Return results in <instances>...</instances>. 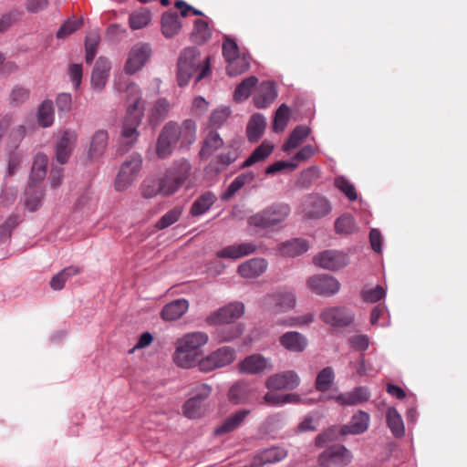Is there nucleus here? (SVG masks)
<instances>
[{"label":"nucleus","mask_w":467,"mask_h":467,"mask_svg":"<svg viewBox=\"0 0 467 467\" xmlns=\"http://www.w3.org/2000/svg\"><path fill=\"white\" fill-rule=\"evenodd\" d=\"M386 295V291L381 285L374 288H364L361 291L362 299L367 303H376L382 299Z\"/></svg>","instance_id":"nucleus-62"},{"label":"nucleus","mask_w":467,"mask_h":467,"mask_svg":"<svg viewBox=\"0 0 467 467\" xmlns=\"http://www.w3.org/2000/svg\"><path fill=\"white\" fill-rule=\"evenodd\" d=\"M287 451L281 447H273L258 452L251 461L250 467H262L267 463H275L284 460Z\"/></svg>","instance_id":"nucleus-22"},{"label":"nucleus","mask_w":467,"mask_h":467,"mask_svg":"<svg viewBox=\"0 0 467 467\" xmlns=\"http://www.w3.org/2000/svg\"><path fill=\"white\" fill-rule=\"evenodd\" d=\"M142 164V160L140 155L132 154L124 161L117 175L115 181V188L118 191L127 189L134 181L138 172L140 171Z\"/></svg>","instance_id":"nucleus-8"},{"label":"nucleus","mask_w":467,"mask_h":467,"mask_svg":"<svg viewBox=\"0 0 467 467\" xmlns=\"http://www.w3.org/2000/svg\"><path fill=\"white\" fill-rule=\"evenodd\" d=\"M250 67L249 60L246 57H237L228 62L226 70L229 76H237L245 72Z\"/></svg>","instance_id":"nucleus-56"},{"label":"nucleus","mask_w":467,"mask_h":467,"mask_svg":"<svg viewBox=\"0 0 467 467\" xmlns=\"http://www.w3.org/2000/svg\"><path fill=\"white\" fill-rule=\"evenodd\" d=\"M30 95L28 88L22 86H15L10 93V103L14 106H19L25 103Z\"/></svg>","instance_id":"nucleus-63"},{"label":"nucleus","mask_w":467,"mask_h":467,"mask_svg":"<svg viewBox=\"0 0 467 467\" xmlns=\"http://www.w3.org/2000/svg\"><path fill=\"white\" fill-rule=\"evenodd\" d=\"M38 124L43 128L50 127L54 122V108L51 100H44L37 111Z\"/></svg>","instance_id":"nucleus-46"},{"label":"nucleus","mask_w":467,"mask_h":467,"mask_svg":"<svg viewBox=\"0 0 467 467\" xmlns=\"http://www.w3.org/2000/svg\"><path fill=\"white\" fill-rule=\"evenodd\" d=\"M216 196L212 192H205L198 197L191 207V214L192 216H200L205 213L216 201Z\"/></svg>","instance_id":"nucleus-37"},{"label":"nucleus","mask_w":467,"mask_h":467,"mask_svg":"<svg viewBox=\"0 0 467 467\" xmlns=\"http://www.w3.org/2000/svg\"><path fill=\"white\" fill-rule=\"evenodd\" d=\"M308 287L317 295L330 296L340 289L339 282L327 275H317L307 280Z\"/></svg>","instance_id":"nucleus-10"},{"label":"nucleus","mask_w":467,"mask_h":467,"mask_svg":"<svg viewBox=\"0 0 467 467\" xmlns=\"http://www.w3.org/2000/svg\"><path fill=\"white\" fill-rule=\"evenodd\" d=\"M182 185L168 171L158 183V192L162 195H171L178 191Z\"/></svg>","instance_id":"nucleus-49"},{"label":"nucleus","mask_w":467,"mask_h":467,"mask_svg":"<svg viewBox=\"0 0 467 467\" xmlns=\"http://www.w3.org/2000/svg\"><path fill=\"white\" fill-rule=\"evenodd\" d=\"M109 140V133L106 130H97L90 140L88 155L89 158H99L103 155Z\"/></svg>","instance_id":"nucleus-29"},{"label":"nucleus","mask_w":467,"mask_h":467,"mask_svg":"<svg viewBox=\"0 0 467 467\" xmlns=\"http://www.w3.org/2000/svg\"><path fill=\"white\" fill-rule=\"evenodd\" d=\"M211 57L208 56L203 60L200 51L196 47L184 48L179 57L177 64V81L182 87L188 84L193 73L199 72L196 81L206 78L211 72Z\"/></svg>","instance_id":"nucleus-3"},{"label":"nucleus","mask_w":467,"mask_h":467,"mask_svg":"<svg viewBox=\"0 0 467 467\" xmlns=\"http://www.w3.org/2000/svg\"><path fill=\"white\" fill-rule=\"evenodd\" d=\"M161 33L166 38L175 36L182 29V22L176 13L166 12L161 16Z\"/></svg>","instance_id":"nucleus-31"},{"label":"nucleus","mask_w":467,"mask_h":467,"mask_svg":"<svg viewBox=\"0 0 467 467\" xmlns=\"http://www.w3.org/2000/svg\"><path fill=\"white\" fill-rule=\"evenodd\" d=\"M266 127V121L263 115L254 114L250 119L246 133L249 141L255 142L257 141L263 135Z\"/></svg>","instance_id":"nucleus-33"},{"label":"nucleus","mask_w":467,"mask_h":467,"mask_svg":"<svg viewBox=\"0 0 467 467\" xmlns=\"http://www.w3.org/2000/svg\"><path fill=\"white\" fill-rule=\"evenodd\" d=\"M231 109L228 107H223L213 110L209 119V126L212 128H220L229 118Z\"/></svg>","instance_id":"nucleus-61"},{"label":"nucleus","mask_w":467,"mask_h":467,"mask_svg":"<svg viewBox=\"0 0 467 467\" xmlns=\"http://www.w3.org/2000/svg\"><path fill=\"white\" fill-rule=\"evenodd\" d=\"M352 453L345 446L335 444L318 457V467H345L350 463Z\"/></svg>","instance_id":"nucleus-7"},{"label":"nucleus","mask_w":467,"mask_h":467,"mask_svg":"<svg viewBox=\"0 0 467 467\" xmlns=\"http://www.w3.org/2000/svg\"><path fill=\"white\" fill-rule=\"evenodd\" d=\"M208 342V335L197 331L184 335L177 340L173 360L178 367L189 368L195 365L199 348Z\"/></svg>","instance_id":"nucleus-4"},{"label":"nucleus","mask_w":467,"mask_h":467,"mask_svg":"<svg viewBox=\"0 0 467 467\" xmlns=\"http://www.w3.org/2000/svg\"><path fill=\"white\" fill-rule=\"evenodd\" d=\"M290 211L285 203H275L249 217L248 223L260 228L275 226L288 217Z\"/></svg>","instance_id":"nucleus-5"},{"label":"nucleus","mask_w":467,"mask_h":467,"mask_svg":"<svg viewBox=\"0 0 467 467\" xmlns=\"http://www.w3.org/2000/svg\"><path fill=\"white\" fill-rule=\"evenodd\" d=\"M78 134L75 130H66L56 146V158L60 164H65L71 155Z\"/></svg>","instance_id":"nucleus-18"},{"label":"nucleus","mask_w":467,"mask_h":467,"mask_svg":"<svg viewBox=\"0 0 467 467\" xmlns=\"http://www.w3.org/2000/svg\"><path fill=\"white\" fill-rule=\"evenodd\" d=\"M223 145V140L215 130H210L203 140L200 150L201 159H208L214 151L221 149Z\"/></svg>","instance_id":"nucleus-32"},{"label":"nucleus","mask_w":467,"mask_h":467,"mask_svg":"<svg viewBox=\"0 0 467 467\" xmlns=\"http://www.w3.org/2000/svg\"><path fill=\"white\" fill-rule=\"evenodd\" d=\"M223 56L228 62L239 57V48L236 42L228 36L224 38L223 43Z\"/></svg>","instance_id":"nucleus-64"},{"label":"nucleus","mask_w":467,"mask_h":467,"mask_svg":"<svg viewBox=\"0 0 467 467\" xmlns=\"http://www.w3.org/2000/svg\"><path fill=\"white\" fill-rule=\"evenodd\" d=\"M212 36V30L206 21L202 19L195 20L190 38L192 42L197 45H203Z\"/></svg>","instance_id":"nucleus-36"},{"label":"nucleus","mask_w":467,"mask_h":467,"mask_svg":"<svg viewBox=\"0 0 467 467\" xmlns=\"http://www.w3.org/2000/svg\"><path fill=\"white\" fill-rule=\"evenodd\" d=\"M268 366L269 362L265 358L259 354H254L239 363V369L244 373L257 374L267 368Z\"/></svg>","instance_id":"nucleus-27"},{"label":"nucleus","mask_w":467,"mask_h":467,"mask_svg":"<svg viewBox=\"0 0 467 467\" xmlns=\"http://www.w3.org/2000/svg\"><path fill=\"white\" fill-rule=\"evenodd\" d=\"M249 390L244 383H235L228 392V399L234 404H244L248 400Z\"/></svg>","instance_id":"nucleus-51"},{"label":"nucleus","mask_w":467,"mask_h":467,"mask_svg":"<svg viewBox=\"0 0 467 467\" xmlns=\"http://www.w3.org/2000/svg\"><path fill=\"white\" fill-rule=\"evenodd\" d=\"M353 318V315L342 306L327 307L320 314V319L333 327H347L352 323Z\"/></svg>","instance_id":"nucleus-15"},{"label":"nucleus","mask_w":467,"mask_h":467,"mask_svg":"<svg viewBox=\"0 0 467 467\" xmlns=\"http://www.w3.org/2000/svg\"><path fill=\"white\" fill-rule=\"evenodd\" d=\"M203 412V404L202 402L190 398L183 405V413L186 417L190 419H196L202 416Z\"/></svg>","instance_id":"nucleus-59"},{"label":"nucleus","mask_w":467,"mask_h":467,"mask_svg":"<svg viewBox=\"0 0 467 467\" xmlns=\"http://www.w3.org/2000/svg\"><path fill=\"white\" fill-rule=\"evenodd\" d=\"M256 251V245L254 243H242L223 247L216 252V256L223 259L237 260L247 256Z\"/></svg>","instance_id":"nucleus-19"},{"label":"nucleus","mask_w":467,"mask_h":467,"mask_svg":"<svg viewBox=\"0 0 467 467\" xmlns=\"http://www.w3.org/2000/svg\"><path fill=\"white\" fill-rule=\"evenodd\" d=\"M251 410L243 409L235 411L229 415L214 431L215 435H223L226 433L233 432L242 426L250 415Z\"/></svg>","instance_id":"nucleus-21"},{"label":"nucleus","mask_w":467,"mask_h":467,"mask_svg":"<svg viewBox=\"0 0 467 467\" xmlns=\"http://www.w3.org/2000/svg\"><path fill=\"white\" fill-rule=\"evenodd\" d=\"M331 211L329 202L323 196L316 195L308 197L303 204L302 212L307 219H319L326 216Z\"/></svg>","instance_id":"nucleus-14"},{"label":"nucleus","mask_w":467,"mask_h":467,"mask_svg":"<svg viewBox=\"0 0 467 467\" xmlns=\"http://www.w3.org/2000/svg\"><path fill=\"white\" fill-rule=\"evenodd\" d=\"M235 358L236 352L234 348L222 347L199 360V369L202 372H211L232 364Z\"/></svg>","instance_id":"nucleus-6"},{"label":"nucleus","mask_w":467,"mask_h":467,"mask_svg":"<svg viewBox=\"0 0 467 467\" xmlns=\"http://www.w3.org/2000/svg\"><path fill=\"white\" fill-rule=\"evenodd\" d=\"M255 175L253 171H245L238 175L227 187L226 191L223 193V200L231 199L239 190L244 185L254 182Z\"/></svg>","instance_id":"nucleus-34"},{"label":"nucleus","mask_w":467,"mask_h":467,"mask_svg":"<svg viewBox=\"0 0 467 467\" xmlns=\"http://www.w3.org/2000/svg\"><path fill=\"white\" fill-rule=\"evenodd\" d=\"M257 78L251 76L244 78L235 88L234 99L241 102L245 100L251 94L253 88L257 84Z\"/></svg>","instance_id":"nucleus-48"},{"label":"nucleus","mask_w":467,"mask_h":467,"mask_svg":"<svg viewBox=\"0 0 467 467\" xmlns=\"http://www.w3.org/2000/svg\"><path fill=\"white\" fill-rule=\"evenodd\" d=\"M274 146L263 141L242 164V168L250 167L259 161L265 160L273 151Z\"/></svg>","instance_id":"nucleus-40"},{"label":"nucleus","mask_w":467,"mask_h":467,"mask_svg":"<svg viewBox=\"0 0 467 467\" xmlns=\"http://www.w3.org/2000/svg\"><path fill=\"white\" fill-rule=\"evenodd\" d=\"M369 421V414L363 410H358L352 415L347 424L341 426L339 432L342 435L362 434L368 429Z\"/></svg>","instance_id":"nucleus-17"},{"label":"nucleus","mask_w":467,"mask_h":467,"mask_svg":"<svg viewBox=\"0 0 467 467\" xmlns=\"http://www.w3.org/2000/svg\"><path fill=\"white\" fill-rule=\"evenodd\" d=\"M170 108V103L166 99H158L149 117L150 124L159 125L167 117Z\"/></svg>","instance_id":"nucleus-45"},{"label":"nucleus","mask_w":467,"mask_h":467,"mask_svg":"<svg viewBox=\"0 0 467 467\" xmlns=\"http://www.w3.org/2000/svg\"><path fill=\"white\" fill-rule=\"evenodd\" d=\"M308 250V244L301 238L292 239L278 245V252L284 256H298Z\"/></svg>","instance_id":"nucleus-30"},{"label":"nucleus","mask_w":467,"mask_h":467,"mask_svg":"<svg viewBox=\"0 0 467 467\" xmlns=\"http://www.w3.org/2000/svg\"><path fill=\"white\" fill-rule=\"evenodd\" d=\"M110 70V63L105 57H99L91 74V87L97 91H101L108 80Z\"/></svg>","instance_id":"nucleus-23"},{"label":"nucleus","mask_w":467,"mask_h":467,"mask_svg":"<svg viewBox=\"0 0 467 467\" xmlns=\"http://www.w3.org/2000/svg\"><path fill=\"white\" fill-rule=\"evenodd\" d=\"M369 398V390L363 386L334 397L335 400L341 406H357L368 401Z\"/></svg>","instance_id":"nucleus-20"},{"label":"nucleus","mask_w":467,"mask_h":467,"mask_svg":"<svg viewBox=\"0 0 467 467\" xmlns=\"http://www.w3.org/2000/svg\"><path fill=\"white\" fill-rule=\"evenodd\" d=\"M192 166L188 160L181 159L175 161L167 170L182 185L189 178Z\"/></svg>","instance_id":"nucleus-39"},{"label":"nucleus","mask_w":467,"mask_h":467,"mask_svg":"<svg viewBox=\"0 0 467 467\" xmlns=\"http://www.w3.org/2000/svg\"><path fill=\"white\" fill-rule=\"evenodd\" d=\"M223 326L216 330V338L220 342L231 341L238 337L243 333L241 324H222Z\"/></svg>","instance_id":"nucleus-43"},{"label":"nucleus","mask_w":467,"mask_h":467,"mask_svg":"<svg viewBox=\"0 0 467 467\" xmlns=\"http://www.w3.org/2000/svg\"><path fill=\"white\" fill-rule=\"evenodd\" d=\"M267 265L265 259L254 257L241 264L238 266V273L244 278H255L265 272Z\"/></svg>","instance_id":"nucleus-24"},{"label":"nucleus","mask_w":467,"mask_h":467,"mask_svg":"<svg viewBox=\"0 0 467 467\" xmlns=\"http://www.w3.org/2000/svg\"><path fill=\"white\" fill-rule=\"evenodd\" d=\"M310 129L306 126H297L291 132L288 140L284 145L285 150L297 148L301 142L309 135Z\"/></svg>","instance_id":"nucleus-47"},{"label":"nucleus","mask_w":467,"mask_h":467,"mask_svg":"<svg viewBox=\"0 0 467 467\" xmlns=\"http://www.w3.org/2000/svg\"><path fill=\"white\" fill-rule=\"evenodd\" d=\"M279 342L286 350L296 353L303 352L307 346L306 337L296 331L285 332L280 337Z\"/></svg>","instance_id":"nucleus-25"},{"label":"nucleus","mask_w":467,"mask_h":467,"mask_svg":"<svg viewBox=\"0 0 467 467\" xmlns=\"http://www.w3.org/2000/svg\"><path fill=\"white\" fill-rule=\"evenodd\" d=\"M244 306L242 303H231L211 315L207 321L211 325L234 324L233 321L242 317Z\"/></svg>","instance_id":"nucleus-13"},{"label":"nucleus","mask_w":467,"mask_h":467,"mask_svg":"<svg viewBox=\"0 0 467 467\" xmlns=\"http://www.w3.org/2000/svg\"><path fill=\"white\" fill-rule=\"evenodd\" d=\"M182 213V207H174L171 211L167 212L163 214L160 220L156 223V228L159 230H163L171 224L175 223L181 217Z\"/></svg>","instance_id":"nucleus-55"},{"label":"nucleus","mask_w":467,"mask_h":467,"mask_svg":"<svg viewBox=\"0 0 467 467\" xmlns=\"http://www.w3.org/2000/svg\"><path fill=\"white\" fill-rule=\"evenodd\" d=\"M83 25L82 17L67 19L57 30V37L64 38L77 31Z\"/></svg>","instance_id":"nucleus-60"},{"label":"nucleus","mask_w":467,"mask_h":467,"mask_svg":"<svg viewBox=\"0 0 467 467\" xmlns=\"http://www.w3.org/2000/svg\"><path fill=\"white\" fill-rule=\"evenodd\" d=\"M196 140V125L192 119L182 124L167 122L160 132L156 143V154L160 159H166L173 152L178 142L182 147H188Z\"/></svg>","instance_id":"nucleus-1"},{"label":"nucleus","mask_w":467,"mask_h":467,"mask_svg":"<svg viewBox=\"0 0 467 467\" xmlns=\"http://www.w3.org/2000/svg\"><path fill=\"white\" fill-rule=\"evenodd\" d=\"M387 425L389 428L392 435L396 438H400L405 434V425L401 415L395 408H389L386 412Z\"/></svg>","instance_id":"nucleus-35"},{"label":"nucleus","mask_w":467,"mask_h":467,"mask_svg":"<svg viewBox=\"0 0 467 467\" xmlns=\"http://www.w3.org/2000/svg\"><path fill=\"white\" fill-rule=\"evenodd\" d=\"M265 305L275 313L286 312L296 306V296L290 291H278L265 296Z\"/></svg>","instance_id":"nucleus-12"},{"label":"nucleus","mask_w":467,"mask_h":467,"mask_svg":"<svg viewBox=\"0 0 467 467\" xmlns=\"http://www.w3.org/2000/svg\"><path fill=\"white\" fill-rule=\"evenodd\" d=\"M277 97V91L275 84L271 81H265L261 83L258 88L257 95L254 96V105L258 109L266 108Z\"/></svg>","instance_id":"nucleus-26"},{"label":"nucleus","mask_w":467,"mask_h":467,"mask_svg":"<svg viewBox=\"0 0 467 467\" xmlns=\"http://www.w3.org/2000/svg\"><path fill=\"white\" fill-rule=\"evenodd\" d=\"M100 37L97 33H91L86 36L85 40V49H86V62L90 64L98 51V47L99 43Z\"/></svg>","instance_id":"nucleus-57"},{"label":"nucleus","mask_w":467,"mask_h":467,"mask_svg":"<svg viewBox=\"0 0 467 467\" xmlns=\"http://www.w3.org/2000/svg\"><path fill=\"white\" fill-rule=\"evenodd\" d=\"M47 162L48 159L47 155L37 153L35 156L30 174L31 184L39 182L45 178L47 174Z\"/></svg>","instance_id":"nucleus-38"},{"label":"nucleus","mask_w":467,"mask_h":467,"mask_svg":"<svg viewBox=\"0 0 467 467\" xmlns=\"http://www.w3.org/2000/svg\"><path fill=\"white\" fill-rule=\"evenodd\" d=\"M334 185L337 189H338L341 192H343L350 202H354L358 199V192H357V190H356L354 184L351 183L345 177H343V176L336 177Z\"/></svg>","instance_id":"nucleus-54"},{"label":"nucleus","mask_w":467,"mask_h":467,"mask_svg":"<svg viewBox=\"0 0 467 467\" xmlns=\"http://www.w3.org/2000/svg\"><path fill=\"white\" fill-rule=\"evenodd\" d=\"M44 192L42 190H36L30 183L29 190L26 192L25 206L30 212L36 211L42 204Z\"/></svg>","instance_id":"nucleus-50"},{"label":"nucleus","mask_w":467,"mask_h":467,"mask_svg":"<svg viewBox=\"0 0 467 467\" xmlns=\"http://www.w3.org/2000/svg\"><path fill=\"white\" fill-rule=\"evenodd\" d=\"M313 262L316 265L335 271L345 267L348 264V255L336 250H326L317 254Z\"/></svg>","instance_id":"nucleus-9"},{"label":"nucleus","mask_w":467,"mask_h":467,"mask_svg":"<svg viewBox=\"0 0 467 467\" xmlns=\"http://www.w3.org/2000/svg\"><path fill=\"white\" fill-rule=\"evenodd\" d=\"M289 108L285 104H282L276 110L273 129L276 132L283 131L287 125L289 119Z\"/></svg>","instance_id":"nucleus-58"},{"label":"nucleus","mask_w":467,"mask_h":467,"mask_svg":"<svg viewBox=\"0 0 467 467\" xmlns=\"http://www.w3.org/2000/svg\"><path fill=\"white\" fill-rule=\"evenodd\" d=\"M238 157L235 150H229L226 152L219 154L214 160H213L209 168L215 172H220L233 163Z\"/></svg>","instance_id":"nucleus-44"},{"label":"nucleus","mask_w":467,"mask_h":467,"mask_svg":"<svg viewBox=\"0 0 467 467\" xmlns=\"http://www.w3.org/2000/svg\"><path fill=\"white\" fill-rule=\"evenodd\" d=\"M188 308L189 303L186 299H176L163 306L161 316L167 321L176 320L182 317Z\"/></svg>","instance_id":"nucleus-28"},{"label":"nucleus","mask_w":467,"mask_h":467,"mask_svg":"<svg viewBox=\"0 0 467 467\" xmlns=\"http://www.w3.org/2000/svg\"><path fill=\"white\" fill-rule=\"evenodd\" d=\"M127 91L129 92V105L120 133V146L123 151L129 150L138 140L140 135L138 128L144 113V106L138 86L131 83L128 86Z\"/></svg>","instance_id":"nucleus-2"},{"label":"nucleus","mask_w":467,"mask_h":467,"mask_svg":"<svg viewBox=\"0 0 467 467\" xmlns=\"http://www.w3.org/2000/svg\"><path fill=\"white\" fill-rule=\"evenodd\" d=\"M151 49L148 44L135 45L129 55L125 69L127 73L133 74L140 69L150 57Z\"/></svg>","instance_id":"nucleus-16"},{"label":"nucleus","mask_w":467,"mask_h":467,"mask_svg":"<svg viewBox=\"0 0 467 467\" xmlns=\"http://www.w3.org/2000/svg\"><path fill=\"white\" fill-rule=\"evenodd\" d=\"M150 13L149 10L140 8V10H137L130 14L129 22L130 26L134 29H140L150 22Z\"/></svg>","instance_id":"nucleus-53"},{"label":"nucleus","mask_w":467,"mask_h":467,"mask_svg":"<svg viewBox=\"0 0 467 467\" xmlns=\"http://www.w3.org/2000/svg\"><path fill=\"white\" fill-rule=\"evenodd\" d=\"M335 381V372L332 367H326L320 370L316 378L315 388L317 391H327Z\"/></svg>","instance_id":"nucleus-42"},{"label":"nucleus","mask_w":467,"mask_h":467,"mask_svg":"<svg viewBox=\"0 0 467 467\" xmlns=\"http://www.w3.org/2000/svg\"><path fill=\"white\" fill-rule=\"evenodd\" d=\"M299 383L300 379L296 372L286 370L268 377L265 381V387L271 390H292L296 389Z\"/></svg>","instance_id":"nucleus-11"},{"label":"nucleus","mask_w":467,"mask_h":467,"mask_svg":"<svg viewBox=\"0 0 467 467\" xmlns=\"http://www.w3.org/2000/svg\"><path fill=\"white\" fill-rule=\"evenodd\" d=\"M81 271V268L76 265H70L64 268L52 277L50 281L51 288L54 290H61L68 278L80 274Z\"/></svg>","instance_id":"nucleus-41"},{"label":"nucleus","mask_w":467,"mask_h":467,"mask_svg":"<svg viewBox=\"0 0 467 467\" xmlns=\"http://www.w3.org/2000/svg\"><path fill=\"white\" fill-rule=\"evenodd\" d=\"M357 229L355 219L349 214H343L335 222V230L339 234H350Z\"/></svg>","instance_id":"nucleus-52"}]
</instances>
